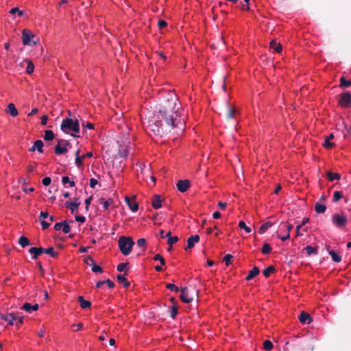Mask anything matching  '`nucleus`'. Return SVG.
<instances>
[{
    "label": "nucleus",
    "mask_w": 351,
    "mask_h": 351,
    "mask_svg": "<svg viewBox=\"0 0 351 351\" xmlns=\"http://www.w3.org/2000/svg\"><path fill=\"white\" fill-rule=\"evenodd\" d=\"M154 259L155 261H159L162 265H164L165 264V261L164 258L162 256H160L159 254H156L154 257Z\"/></svg>",
    "instance_id": "nucleus-47"
},
{
    "label": "nucleus",
    "mask_w": 351,
    "mask_h": 351,
    "mask_svg": "<svg viewBox=\"0 0 351 351\" xmlns=\"http://www.w3.org/2000/svg\"><path fill=\"white\" fill-rule=\"evenodd\" d=\"M19 243L24 247L29 245V241L27 237L22 236L19 239Z\"/></svg>",
    "instance_id": "nucleus-30"
},
{
    "label": "nucleus",
    "mask_w": 351,
    "mask_h": 351,
    "mask_svg": "<svg viewBox=\"0 0 351 351\" xmlns=\"http://www.w3.org/2000/svg\"><path fill=\"white\" fill-rule=\"evenodd\" d=\"M117 280L119 282L123 283V286L127 287L130 285V283L127 282L125 278L122 275H119L117 276Z\"/></svg>",
    "instance_id": "nucleus-37"
},
{
    "label": "nucleus",
    "mask_w": 351,
    "mask_h": 351,
    "mask_svg": "<svg viewBox=\"0 0 351 351\" xmlns=\"http://www.w3.org/2000/svg\"><path fill=\"white\" fill-rule=\"evenodd\" d=\"M75 220L77 221H80L81 223H84L85 221V220H86V218L84 216L77 215V216H75Z\"/></svg>",
    "instance_id": "nucleus-55"
},
{
    "label": "nucleus",
    "mask_w": 351,
    "mask_h": 351,
    "mask_svg": "<svg viewBox=\"0 0 351 351\" xmlns=\"http://www.w3.org/2000/svg\"><path fill=\"white\" fill-rule=\"evenodd\" d=\"M69 143L65 140H59L55 147V152L58 155L64 154L67 152V146Z\"/></svg>",
    "instance_id": "nucleus-9"
},
{
    "label": "nucleus",
    "mask_w": 351,
    "mask_h": 351,
    "mask_svg": "<svg viewBox=\"0 0 351 351\" xmlns=\"http://www.w3.org/2000/svg\"><path fill=\"white\" fill-rule=\"evenodd\" d=\"M127 263H120L117 266V270L119 271H123L126 269Z\"/></svg>",
    "instance_id": "nucleus-52"
},
{
    "label": "nucleus",
    "mask_w": 351,
    "mask_h": 351,
    "mask_svg": "<svg viewBox=\"0 0 351 351\" xmlns=\"http://www.w3.org/2000/svg\"><path fill=\"white\" fill-rule=\"evenodd\" d=\"M271 247L269 244L265 243L263 245V246L262 247V252L263 254H268L271 252Z\"/></svg>",
    "instance_id": "nucleus-44"
},
{
    "label": "nucleus",
    "mask_w": 351,
    "mask_h": 351,
    "mask_svg": "<svg viewBox=\"0 0 351 351\" xmlns=\"http://www.w3.org/2000/svg\"><path fill=\"white\" fill-rule=\"evenodd\" d=\"M329 254L335 262L339 263L341 261V256L336 254L334 251H330Z\"/></svg>",
    "instance_id": "nucleus-36"
},
{
    "label": "nucleus",
    "mask_w": 351,
    "mask_h": 351,
    "mask_svg": "<svg viewBox=\"0 0 351 351\" xmlns=\"http://www.w3.org/2000/svg\"><path fill=\"white\" fill-rule=\"evenodd\" d=\"M304 250L308 255L317 253L316 249L310 245L306 246Z\"/></svg>",
    "instance_id": "nucleus-41"
},
{
    "label": "nucleus",
    "mask_w": 351,
    "mask_h": 351,
    "mask_svg": "<svg viewBox=\"0 0 351 351\" xmlns=\"http://www.w3.org/2000/svg\"><path fill=\"white\" fill-rule=\"evenodd\" d=\"M29 252L32 254H33V258L36 259L38 256L41 254L42 253H46L52 257H55L57 255V252H54V250L53 247H49L47 249H45L43 247H31L29 250Z\"/></svg>",
    "instance_id": "nucleus-7"
},
{
    "label": "nucleus",
    "mask_w": 351,
    "mask_h": 351,
    "mask_svg": "<svg viewBox=\"0 0 351 351\" xmlns=\"http://www.w3.org/2000/svg\"><path fill=\"white\" fill-rule=\"evenodd\" d=\"M105 283H106L108 285V286L110 288H112L114 287V284L112 281H111L110 280L108 279L107 280L105 281Z\"/></svg>",
    "instance_id": "nucleus-61"
},
{
    "label": "nucleus",
    "mask_w": 351,
    "mask_h": 351,
    "mask_svg": "<svg viewBox=\"0 0 351 351\" xmlns=\"http://www.w3.org/2000/svg\"><path fill=\"white\" fill-rule=\"evenodd\" d=\"M125 202H126L128 206H129L130 209L132 212L137 211V210L138 208V204L135 201H134L133 199H131L129 197H125Z\"/></svg>",
    "instance_id": "nucleus-15"
},
{
    "label": "nucleus",
    "mask_w": 351,
    "mask_h": 351,
    "mask_svg": "<svg viewBox=\"0 0 351 351\" xmlns=\"http://www.w3.org/2000/svg\"><path fill=\"white\" fill-rule=\"evenodd\" d=\"M167 288L171 291H174L176 292H178L179 289L178 287H176L174 284H168L167 285Z\"/></svg>",
    "instance_id": "nucleus-51"
},
{
    "label": "nucleus",
    "mask_w": 351,
    "mask_h": 351,
    "mask_svg": "<svg viewBox=\"0 0 351 351\" xmlns=\"http://www.w3.org/2000/svg\"><path fill=\"white\" fill-rule=\"evenodd\" d=\"M239 228L244 229V230H245V232H247V233H250V232H251V231H252V230H251V229H250V228H249L248 226H247L245 225V223L243 221H241L239 223Z\"/></svg>",
    "instance_id": "nucleus-43"
},
{
    "label": "nucleus",
    "mask_w": 351,
    "mask_h": 351,
    "mask_svg": "<svg viewBox=\"0 0 351 351\" xmlns=\"http://www.w3.org/2000/svg\"><path fill=\"white\" fill-rule=\"evenodd\" d=\"M199 240V237L197 234L193 235L187 239V245L185 247V250H188L192 248L195 243H197Z\"/></svg>",
    "instance_id": "nucleus-14"
},
{
    "label": "nucleus",
    "mask_w": 351,
    "mask_h": 351,
    "mask_svg": "<svg viewBox=\"0 0 351 351\" xmlns=\"http://www.w3.org/2000/svg\"><path fill=\"white\" fill-rule=\"evenodd\" d=\"M232 258V256L230 255V254H226L224 257H223V261L226 263V265L228 266L231 263V259Z\"/></svg>",
    "instance_id": "nucleus-50"
},
{
    "label": "nucleus",
    "mask_w": 351,
    "mask_h": 351,
    "mask_svg": "<svg viewBox=\"0 0 351 351\" xmlns=\"http://www.w3.org/2000/svg\"><path fill=\"white\" fill-rule=\"evenodd\" d=\"M158 119L159 115H155L148 120L146 130L149 135L161 136L165 133L161 120Z\"/></svg>",
    "instance_id": "nucleus-2"
},
{
    "label": "nucleus",
    "mask_w": 351,
    "mask_h": 351,
    "mask_svg": "<svg viewBox=\"0 0 351 351\" xmlns=\"http://www.w3.org/2000/svg\"><path fill=\"white\" fill-rule=\"evenodd\" d=\"M274 271V267L273 266H269L267 268H266L265 269H264L263 273L265 277H268V276H269L271 272H273Z\"/></svg>",
    "instance_id": "nucleus-39"
},
{
    "label": "nucleus",
    "mask_w": 351,
    "mask_h": 351,
    "mask_svg": "<svg viewBox=\"0 0 351 351\" xmlns=\"http://www.w3.org/2000/svg\"><path fill=\"white\" fill-rule=\"evenodd\" d=\"M326 176L328 177V179L331 182L335 180H339L341 178L340 174L337 173H332L331 171H327Z\"/></svg>",
    "instance_id": "nucleus-21"
},
{
    "label": "nucleus",
    "mask_w": 351,
    "mask_h": 351,
    "mask_svg": "<svg viewBox=\"0 0 351 351\" xmlns=\"http://www.w3.org/2000/svg\"><path fill=\"white\" fill-rule=\"evenodd\" d=\"M181 300L185 303H189L193 301L194 298V293H191L186 288L181 289Z\"/></svg>",
    "instance_id": "nucleus-11"
},
{
    "label": "nucleus",
    "mask_w": 351,
    "mask_h": 351,
    "mask_svg": "<svg viewBox=\"0 0 351 351\" xmlns=\"http://www.w3.org/2000/svg\"><path fill=\"white\" fill-rule=\"evenodd\" d=\"M97 184V180H95V178H91L90 180V186L91 188H94Z\"/></svg>",
    "instance_id": "nucleus-56"
},
{
    "label": "nucleus",
    "mask_w": 351,
    "mask_h": 351,
    "mask_svg": "<svg viewBox=\"0 0 351 351\" xmlns=\"http://www.w3.org/2000/svg\"><path fill=\"white\" fill-rule=\"evenodd\" d=\"M180 104L178 103V97L173 93L168 95V99L162 105V109L159 114L165 120L166 123L171 128L179 127L182 130L184 119H180L179 109Z\"/></svg>",
    "instance_id": "nucleus-1"
},
{
    "label": "nucleus",
    "mask_w": 351,
    "mask_h": 351,
    "mask_svg": "<svg viewBox=\"0 0 351 351\" xmlns=\"http://www.w3.org/2000/svg\"><path fill=\"white\" fill-rule=\"evenodd\" d=\"M41 225H42L43 228L45 230V229H47L49 226L50 223H48L44 220H42Z\"/></svg>",
    "instance_id": "nucleus-57"
},
{
    "label": "nucleus",
    "mask_w": 351,
    "mask_h": 351,
    "mask_svg": "<svg viewBox=\"0 0 351 351\" xmlns=\"http://www.w3.org/2000/svg\"><path fill=\"white\" fill-rule=\"evenodd\" d=\"M38 110L37 108H34L32 111L28 114V116H33L38 112Z\"/></svg>",
    "instance_id": "nucleus-64"
},
{
    "label": "nucleus",
    "mask_w": 351,
    "mask_h": 351,
    "mask_svg": "<svg viewBox=\"0 0 351 351\" xmlns=\"http://www.w3.org/2000/svg\"><path fill=\"white\" fill-rule=\"evenodd\" d=\"M270 47L277 53H280L282 51V46L280 44L277 43L276 40H273L270 43Z\"/></svg>",
    "instance_id": "nucleus-22"
},
{
    "label": "nucleus",
    "mask_w": 351,
    "mask_h": 351,
    "mask_svg": "<svg viewBox=\"0 0 351 351\" xmlns=\"http://www.w3.org/2000/svg\"><path fill=\"white\" fill-rule=\"evenodd\" d=\"M80 202L75 201L72 203L66 202L65 205L67 208H69L71 210V213H75V211L77 210L78 206H80Z\"/></svg>",
    "instance_id": "nucleus-17"
},
{
    "label": "nucleus",
    "mask_w": 351,
    "mask_h": 351,
    "mask_svg": "<svg viewBox=\"0 0 351 351\" xmlns=\"http://www.w3.org/2000/svg\"><path fill=\"white\" fill-rule=\"evenodd\" d=\"M334 138V136L332 134H330L329 136H328L324 143V146L326 147H332L333 146V143L330 142V140H332Z\"/></svg>",
    "instance_id": "nucleus-28"
},
{
    "label": "nucleus",
    "mask_w": 351,
    "mask_h": 351,
    "mask_svg": "<svg viewBox=\"0 0 351 351\" xmlns=\"http://www.w3.org/2000/svg\"><path fill=\"white\" fill-rule=\"evenodd\" d=\"M34 34L29 30L25 29L22 32V40L24 45H36V41L34 40Z\"/></svg>",
    "instance_id": "nucleus-8"
},
{
    "label": "nucleus",
    "mask_w": 351,
    "mask_h": 351,
    "mask_svg": "<svg viewBox=\"0 0 351 351\" xmlns=\"http://www.w3.org/2000/svg\"><path fill=\"white\" fill-rule=\"evenodd\" d=\"M51 178L49 177H45L43 179V184L45 185V186H48L51 183Z\"/></svg>",
    "instance_id": "nucleus-53"
},
{
    "label": "nucleus",
    "mask_w": 351,
    "mask_h": 351,
    "mask_svg": "<svg viewBox=\"0 0 351 351\" xmlns=\"http://www.w3.org/2000/svg\"><path fill=\"white\" fill-rule=\"evenodd\" d=\"M170 232H169L165 237L168 238L167 243L169 245H172L173 244L176 243L178 241V237H171L170 236Z\"/></svg>",
    "instance_id": "nucleus-27"
},
{
    "label": "nucleus",
    "mask_w": 351,
    "mask_h": 351,
    "mask_svg": "<svg viewBox=\"0 0 351 351\" xmlns=\"http://www.w3.org/2000/svg\"><path fill=\"white\" fill-rule=\"evenodd\" d=\"M339 104L343 107H348L351 103V95L349 93H343L339 99Z\"/></svg>",
    "instance_id": "nucleus-12"
},
{
    "label": "nucleus",
    "mask_w": 351,
    "mask_h": 351,
    "mask_svg": "<svg viewBox=\"0 0 351 351\" xmlns=\"http://www.w3.org/2000/svg\"><path fill=\"white\" fill-rule=\"evenodd\" d=\"M259 274V269L256 267H254L249 273L247 276L246 277L247 280H250L252 279L254 277L257 276Z\"/></svg>",
    "instance_id": "nucleus-24"
},
{
    "label": "nucleus",
    "mask_w": 351,
    "mask_h": 351,
    "mask_svg": "<svg viewBox=\"0 0 351 351\" xmlns=\"http://www.w3.org/2000/svg\"><path fill=\"white\" fill-rule=\"evenodd\" d=\"M62 183L64 184L69 183L70 186H71V187L74 186V185H75V182L73 181H71L69 178L67 176H64L62 178Z\"/></svg>",
    "instance_id": "nucleus-45"
},
{
    "label": "nucleus",
    "mask_w": 351,
    "mask_h": 351,
    "mask_svg": "<svg viewBox=\"0 0 351 351\" xmlns=\"http://www.w3.org/2000/svg\"><path fill=\"white\" fill-rule=\"evenodd\" d=\"M272 226L271 223L266 222L263 223L259 228V233H264L268 228H269Z\"/></svg>",
    "instance_id": "nucleus-33"
},
{
    "label": "nucleus",
    "mask_w": 351,
    "mask_h": 351,
    "mask_svg": "<svg viewBox=\"0 0 351 351\" xmlns=\"http://www.w3.org/2000/svg\"><path fill=\"white\" fill-rule=\"evenodd\" d=\"M176 186L179 191L184 193L189 188L190 182L188 180H179Z\"/></svg>",
    "instance_id": "nucleus-13"
},
{
    "label": "nucleus",
    "mask_w": 351,
    "mask_h": 351,
    "mask_svg": "<svg viewBox=\"0 0 351 351\" xmlns=\"http://www.w3.org/2000/svg\"><path fill=\"white\" fill-rule=\"evenodd\" d=\"M137 245L139 247H145V245H146V240L145 239H143V238L138 239V241H137Z\"/></svg>",
    "instance_id": "nucleus-49"
},
{
    "label": "nucleus",
    "mask_w": 351,
    "mask_h": 351,
    "mask_svg": "<svg viewBox=\"0 0 351 351\" xmlns=\"http://www.w3.org/2000/svg\"><path fill=\"white\" fill-rule=\"evenodd\" d=\"M134 245V242L131 237H127L124 236L119 237V247L123 255H128L131 252Z\"/></svg>",
    "instance_id": "nucleus-4"
},
{
    "label": "nucleus",
    "mask_w": 351,
    "mask_h": 351,
    "mask_svg": "<svg viewBox=\"0 0 351 351\" xmlns=\"http://www.w3.org/2000/svg\"><path fill=\"white\" fill-rule=\"evenodd\" d=\"M263 347H264V349H265L267 350H270L273 348V344L270 341L266 340L263 343Z\"/></svg>",
    "instance_id": "nucleus-42"
},
{
    "label": "nucleus",
    "mask_w": 351,
    "mask_h": 351,
    "mask_svg": "<svg viewBox=\"0 0 351 351\" xmlns=\"http://www.w3.org/2000/svg\"><path fill=\"white\" fill-rule=\"evenodd\" d=\"M25 62H26L27 64V67H26V72L28 74H31L32 73H33L34 69V64L32 62V61L28 60H25Z\"/></svg>",
    "instance_id": "nucleus-29"
},
{
    "label": "nucleus",
    "mask_w": 351,
    "mask_h": 351,
    "mask_svg": "<svg viewBox=\"0 0 351 351\" xmlns=\"http://www.w3.org/2000/svg\"><path fill=\"white\" fill-rule=\"evenodd\" d=\"M62 228V221L60 223H56L54 226V229L56 231L60 230Z\"/></svg>",
    "instance_id": "nucleus-58"
},
{
    "label": "nucleus",
    "mask_w": 351,
    "mask_h": 351,
    "mask_svg": "<svg viewBox=\"0 0 351 351\" xmlns=\"http://www.w3.org/2000/svg\"><path fill=\"white\" fill-rule=\"evenodd\" d=\"M342 197L341 193L340 191H335L333 195V200L335 202L339 201Z\"/></svg>",
    "instance_id": "nucleus-48"
},
{
    "label": "nucleus",
    "mask_w": 351,
    "mask_h": 351,
    "mask_svg": "<svg viewBox=\"0 0 351 351\" xmlns=\"http://www.w3.org/2000/svg\"><path fill=\"white\" fill-rule=\"evenodd\" d=\"M158 25L159 27L162 28L167 25V23H166V21L161 20V21H158Z\"/></svg>",
    "instance_id": "nucleus-60"
},
{
    "label": "nucleus",
    "mask_w": 351,
    "mask_h": 351,
    "mask_svg": "<svg viewBox=\"0 0 351 351\" xmlns=\"http://www.w3.org/2000/svg\"><path fill=\"white\" fill-rule=\"evenodd\" d=\"M351 84V82L349 80H346L344 77H341V86L344 87H348Z\"/></svg>",
    "instance_id": "nucleus-46"
},
{
    "label": "nucleus",
    "mask_w": 351,
    "mask_h": 351,
    "mask_svg": "<svg viewBox=\"0 0 351 351\" xmlns=\"http://www.w3.org/2000/svg\"><path fill=\"white\" fill-rule=\"evenodd\" d=\"M47 119H48V117L47 115L43 116L41 117V124L43 125H45L47 123Z\"/></svg>",
    "instance_id": "nucleus-59"
},
{
    "label": "nucleus",
    "mask_w": 351,
    "mask_h": 351,
    "mask_svg": "<svg viewBox=\"0 0 351 351\" xmlns=\"http://www.w3.org/2000/svg\"><path fill=\"white\" fill-rule=\"evenodd\" d=\"M48 213L47 212H41L40 214V219H46L48 217Z\"/></svg>",
    "instance_id": "nucleus-62"
},
{
    "label": "nucleus",
    "mask_w": 351,
    "mask_h": 351,
    "mask_svg": "<svg viewBox=\"0 0 351 351\" xmlns=\"http://www.w3.org/2000/svg\"><path fill=\"white\" fill-rule=\"evenodd\" d=\"M5 111L12 117H16L19 114L17 109L16 108L14 104L12 103H10L8 105Z\"/></svg>",
    "instance_id": "nucleus-16"
},
{
    "label": "nucleus",
    "mask_w": 351,
    "mask_h": 351,
    "mask_svg": "<svg viewBox=\"0 0 351 351\" xmlns=\"http://www.w3.org/2000/svg\"><path fill=\"white\" fill-rule=\"evenodd\" d=\"M38 307L39 306L38 304L31 305L29 303L26 302L23 306V309L28 313H30L32 311H37L38 309Z\"/></svg>",
    "instance_id": "nucleus-18"
},
{
    "label": "nucleus",
    "mask_w": 351,
    "mask_h": 351,
    "mask_svg": "<svg viewBox=\"0 0 351 351\" xmlns=\"http://www.w3.org/2000/svg\"><path fill=\"white\" fill-rule=\"evenodd\" d=\"M332 221L338 227H343L346 224L347 219L344 215L335 214L332 217Z\"/></svg>",
    "instance_id": "nucleus-10"
},
{
    "label": "nucleus",
    "mask_w": 351,
    "mask_h": 351,
    "mask_svg": "<svg viewBox=\"0 0 351 351\" xmlns=\"http://www.w3.org/2000/svg\"><path fill=\"white\" fill-rule=\"evenodd\" d=\"M75 164L78 167L82 165V159L80 156V150H77L75 152Z\"/></svg>",
    "instance_id": "nucleus-38"
},
{
    "label": "nucleus",
    "mask_w": 351,
    "mask_h": 351,
    "mask_svg": "<svg viewBox=\"0 0 351 351\" xmlns=\"http://www.w3.org/2000/svg\"><path fill=\"white\" fill-rule=\"evenodd\" d=\"M293 226L285 222H282L276 232L277 236L282 241H286L290 237L289 232Z\"/></svg>",
    "instance_id": "nucleus-6"
},
{
    "label": "nucleus",
    "mask_w": 351,
    "mask_h": 351,
    "mask_svg": "<svg viewBox=\"0 0 351 351\" xmlns=\"http://www.w3.org/2000/svg\"><path fill=\"white\" fill-rule=\"evenodd\" d=\"M299 320L302 323H306L307 322V323L309 324L311 322V318L309 314L305 312H302L299 317Z\"/></svg>",
    "instance_id": "nucleus-19"
},
{
    "label": "nucleus",
    "mask_w": 351,
    "mask_h": 351,
    "mask_svg": "<svg viewBox=\"0 0 351 351\" xmlns=\"http://www.w3.org/2000/svg\"><path fill=\"white\" fill-rule=\"evenodd\" d=\"M131 137L128 133H123L120 141H118L119 144V154L121 157H126L128 154V150L130 148Z\"/></svg>",
    "instance_id": "nucleus-3"
},
{
    "label": "nucleus",
    "mask_w": 351,
    "mask_h": 351,
    "mask_svg": "<svg viewBox=\"0 0 351 351\" xmlns=\"http://www.w3.org/2000/svg\"><path fill=\"white\" fill-rule=\"evenodd\" d=\"M92 271L93 272H101L102 271V269L100 266H98V265H94L92 267Z\"/></svg>",
    "instance_id": "nucleus-54"
},
{
    "label": "nucleus",
    "mask_w": 351,
    "mask_h": 351,
    "mask_svg": "<svg viewBox=\"0 0 351 351\" xmlns=\"http://www.w3.org/2000/svg\"><path fill=\"white\" fill-rule=\"evenodd\" d=\"M61 129L66 133H70L71 132L78 133L80 131L78 121L77 119L73 120L72 119L66 118L62 121Z\"/></svg>",
    "instance_id": "nucleus-5"
},
{
    "label": "nucleus",
    "mask_w": 351,
    "mask_h": 351,
    "mask_svg": "<svg viewBox=\"0 0 351 351\" xmlns=\"http://www.w3.org/2000/svg\"><path fill=\"white\" fill-rule=\"evenodd\" d=\"M34 145L36 147V150L38 152L43 153V143L42 141H40V140L36 141L35 143H34Z\"/></svg>",
    "instance_id": "nucleus-34"
},
{
    "label": "nucleus",
    "mask_w": 351,
    "mask_h": 351,
    "mask_svg": "<svg viewBox=\"0 0 351 351\" xmlns=\"http://www.w3.org/2000/svg\"><path fill=\"white\" fill-rule=\"evenodd\" d=\"M91 199H92V197H90L87 198V199L85 200L86 208V209H88V206H89V205H90V204Z\"/></svg>",
    "instance_id": "nucleus-63"
},
{
    "label": "nucleus",
    "mask_w": 351,
    "mask_h": 351,
    "mask_svg": "<svg viewBox=\"0 0 351 351\" xmlns=\"http://www.w3.org/2000/svg\"><path fill=\"white\" fill-rule=\"evenodd\" d=\"M77 300L80 302V305L82 308H88L91 305L90 302L84 300V299L82 296H79L77 298Z\"/></svg>",
    "instance_id": "nucleus-23"
},
{
    "label": "nucleus",
    "mask_w": 351,
    "mask_h": 351,
    "mask_svg": "<svg viewBox=\"0 0 351 351\" xmlns=\"http://www.w3.org/2000/svg\"><path fill=\"white\" fill-rule=\"evenodd\" d=\"M315 209L318 213H324L326 211V207L319 202H316L315 204Z\"/></svg>",
    "instance_id": "nucleus-26"
},
{
    "label": "nucleus",
    "mask_w": 351,
    "mask_h": 351,
    "mask_svg": "<svg viewBox=\"0 0 351 351\" xmlns=\"http://www.w3.org/2000/svg\"><path fill=\"white\" fill-rule=\"evenodd\" d=\"M227 106H228V114H227V118L228 119H232L234 117L235 113H236V110L231 108L228 104H227Z\"/></svg>",
    "instance_id": "nucleus-35"
},
{
    "label": "nucleus",
    "mask_w": 351,
    "mask_h": 351,
    "mask_svg": "<svg viewBox=\"0 0 351 351\" xmlns=\"http://www.w3.org/2000/svg\"><path fill=\"white\" fill-rule=\"evenodd\" d=\"M152 206L155 209H158L161 207V198H160V195H154L153 201H152Z\"/></svg>",
    "instance_id": "nucleus-20"
},
{
    "label": "nucleus",
    "mask_w": 351,
    "mask_h": 351,
    "mask_svg": "<svg viewBox=\"0 0 351 351\" xmlns=\"http://www.w3.org/2000/svg\"><path fill=\"white\" fill-rule=\"evenodd\" d=\"M4 319L8 322L10 325H13L14 321L16 319V317L13 313H10Z\"/></svg>",
    "instance_id": "nucleus-31"
},
{
    "label": "nucleus",
    "mask_w": 351,
    "mask_h": 351,
    "mask_svg": "<svg viewBox=\"0 0 351 351\" xmlns=\"http://www.w3.org/2000/svg\"><path fill=\"white\" fill-rule=\"evenodd\" d=\"M71 228L69 225L67 223L66 221H62V231L64 233L67 234L70 232Z\"/></svg>",
    "instance_id": "nucleus-40"
},
{
    "label": "nucleus",
    "mask_w": 351,
    "mask_h": 351,
    "mask_svg": "<svg viewBox=\"0 0 351 351\" xmlns=\"http://www.w3.org/2000/svg\"><path fill=\"white\" fill-rule=\"evenodd\" d=\"M112 202L113 201L112 199H108L107 200L104 199H100V204L103 206L105 210H107L112 204Z\"/></svg>",
    "instance_id": "nucleus-25"
},
{
    "label": "nucleus",
    "mask_w": 351,
    "mask_h": 351,
    "mask_svg": "<svg viewBox=\"0 0 351 351\" xmlns=\"http://www.w3.org/2000/svg\"><path fill=\"white\" fill-rule=\"evenodd\" d=\"M54 138V134L51 130H46L45 132L44 139L45 141H51Z\"/></svg>",
    "instance_id": "nucleus-32"
}]
</instances>
